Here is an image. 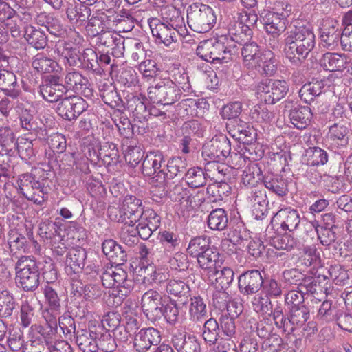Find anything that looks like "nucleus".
<instances>
[{"label":"nucleus","mask_w":352,"mask_h":352,"mask_svg":"<svg viewBox=\"0 0 352 352\" xmlns=\"http://www.w3.org/2000/svg\"><path fill=\"white\" fill-rule=\"evenodd\" d=\"M283 52L289 63L300 66L306 60L316 44L313 28L309 24L294 25L284 34Z\"/></svg>","instance_id":"nucleus-1"},{"label":"nucleus","mask_w":352,"mask_h":352,"mask_svg":"<svg viewBox=\"0 0 352 352\" xmlns=\"http://www.w3.org/2000/svg\"><path fill=\"white\" fill-rule=\"evenodd\" d=\"M162 15V19L157 17L149 18L148 23L156 41L169 46L177 41V36L179 29L182 28L184 19L179 10L174 7L165 8Z\"/></svg>","instance_id":"nucleus-2"},{"label":"nucleus","mask_w":352,"mask_h":352,"mask_svg":"<svg viewBox=\"0 0 352 352\" xmlns=\"http://www.w3.org/2000/svg\"><path fill=\"white\" fill-rule=\"evenodd\" d=\"M184 82H177L170 78H164L156 83L151 85L147 89V96L151 102L156 104H161L163 106L172 105L178 101L182 96V89L184 91H188L190 85L188 81V76L186 74H181Z\"/></svg>","instance_id":"nucleus-3"},{"label":"nucleus","mask_w":352,"mask_h":352,"mask_svg":"<svg viewBox=\"0 0 352 352\" xmlns=\"http://www.w3.org/2000/svg\"><path fill=\"white\" fill-rule=\"evenodd\" d=\"M241 54L243 63L248 67H258V71L267 76H273L277 71V60L270 50L261 52L259 45L255 41H244Z\"/></svg>","instance_id":"nucleus-4"},{"label":"nucleus","mask_w":352,"mask_h":352,"mask_svg":"<svg viewBox=\"0 0 352 352\" xmlns=\"http://www.w3.org/2000/svg\"><path fill=\"white\" fill-rule=\"evenodd\" d=\"M187 23L190 28L197 33L210 30L217 21L214 10L209 6L192 3L187 8Z\"/></svg>","instance_id":"nucleus-5"},{"label":"nucleus","mask_w":352,"mask_h":352,"mask_svg":"<svg viewBox=\"0 0 352 352\" xmlns=\"http://www.w3.org/2000/svg\"><path fill=\"white\" fill-rule=\"evenodd\" d=\"M16 283L24 291H35L40 284L37 262L30 256H21L15 264Z\"/></svg>","instance_id":"nucleus-6"},{"label":"nucleus","mask_w":352,"mask_h":352,"mask_svg":"<svg viewBox=\"0 0 352 352\" xmlns=\"http://www.w3.org/2000/svg\"><path fill=\"white\" fill-rule=\"evenodd\" d=\"M202 156L208 163H216L224 160L226 157H236L241 154L231 153V143L230 140L224 134L214 135L209 142L205 144L202 148Z\"/></svg>","instance_id":"nucleus-7"},{"label":"nucleus","mask_w":352,"mask_h":352,"mask_svg":"<svg viewBox=\"0 0 352 352\" xmlns=\"http://www.w3.org/2000/svg\"><path fill=\"white\" fill-rule=\"evenodd\" d=\"M142 173L145 177H151V184L165 186V157L159 150L148 153L142 162Z\"/></svg>","instance_id":"nucleus-8"},{"label":"nucleus","mask_w":352,"mask_h":352,"mask_svg":"<svg viewBox=\"0 0 352 352\" xmlns=\"http://www.w3.org/2000/svg\"><path fill=\"white\" fill-rule=\"evenodd\" d=\"M289 91L285 80L265 79L256 86L257 97L266 104H273L283 98Z\"/></svg>","instance_id":"nucleus-9"},{"label":"nucleus","mask_w":352,"mask_h":352,"mask_svg":"<svg viewBox=\"0 0 352 352\" xmlns=\"http://www.w3.org/2000/svg\"><path fill=\"white\" fill-rule=\"evenodd\" d=\"M19 182V190L27 199L41 205L47 198V188L43 182L36 180L32 173L21 175Z\"/></svg>","instance_id":"nucleus-10"},{"label":"nucleus","mask_w":352,"mask_h":352,"mask_svg":"<svg viewBox=\"0 0 352 352\" xmlns=\"http://www.w3.org/2000/svg\"><path fill=\"white\" fill-rule=\"evenodd\" d=\"M166 300L167 297L153 289L148 290L142 296L141 308L148 320L155 322L162 318V309Z\"/></svg>","instance_id":"nucleus-11"},{"label":"nucleus","mask_w":352,"mask_h":352,"mask_svg":"<svg viewBox=\"0 0 352 352\" xmlns=\"http://www.w3.org/2000/svg\"><path fill=\"white\" fill-rule=\"evenodd\" d=\"M225 38L204 40L199 43L196 54L201 59L212 63H226L223 56Z\"/></svg>","instance_id":"nucleus-12"},{"label":"nucleus","mask_w":352,"mask_h":352,"mask_svg":"<svg viewBox=\"0 0 352 352\" xmlns=\"http://www.w3.org/2000/svg\"><path fill=\"white\" fill-rule=\"evenodd\" d=\"M88 107V104L82 97L74 96L62 98L56 107L57 113L63 118L72 121L76 120Z\"/></svg>","instance_id":"nucleus-13"},{"label":"nucleus","mask_w":352,"mask_h":352,"mask_svg":"<svg viewBox=\"0 0 352 352\" xmlns=\"http://www.w3.org/2000/svg\"><path fill=\"white\" fill-rule=\"evenodd\" d=\"M320 45L330 50L342 45V32L338 21L333 19L324 20L320 28Z\"/></svg>","instance_id":"nucleus-14"},{"label":"nucleus","mask_w":352,"mask_h":352,"mask_svg":"<svg viewBox=\"0 0 352 352\" xmlns=\"http://www.w3.org/2000/svg\"><path fill=\"white\" fill-rule=\"evenodd\" d=\"M258 14L264 30L274 38L278 37L285 30L287 19L283 12L278 13L263 10Z\"/></svg>","instance_id":"nucleus-15"},{"label":"nucleus","mask_w":352,"mask_h":352,"mask_svg":"<svg viewBox=\"0 0 352 352\" xmlns=\"http://www.w3.org/2000/svg\"><path fill=\"white\" fill-rule=\"evenodd\" d=\"M144 208L141 199L127 195L119 210L120 216L118 221L124 223H137L141 218L140 214Z\"/></svg>","instance_id":"nucleus-16"},{"label":"nucleus","mask_w":352,"mask_h":352,"mask_svg":"<svg viewBox=\"0 0 352 352\" xmlns=\"http://www.w3.org/2000/svg\"><path fill=\"white\" fill-rule=\"evenodd\" d=\"M300 222V215L296 210L285 208L279 210L271 220L272 225L280 229L281 232H293Z\"/></svg>","instance_id":"nucleus-17"},{"label":"nucleus","mask_w":352,"mask_h":352,"mask_svg":"<svg viewBox=\"0 0 352 352\" xmlns=\"http://www.w3.org/2000/svg\"><path fill=\"white\" fill-rule=\"evenodd\" d=\"M263 284L262 275L257 270H248L238 277L239 289L243 295L256 294Z\"/></svg>","instance_id":"nucleus-18"},{"label":"nucleus","mask_w":352,"mask_h":352,"mask_svg":"<svg viewBox=\"0 0 352 352\" xmlns=\"http://www.w3.org/2000/svg\"><path fill=\"white\" fill-rule=\"evenodd\" d=\"M161 342V333L155 328L140 329L134 337L133 347L138 352H147L152 346H157Z\"/></svg>","instance_id":"nucleus-19"},{"label":"nucleus","mask_w":352,"mask_h":352,"mask_svg":"<svg viewBox=\"0 0 352 352\" xmlns=\"http://www.w3.org/2000/svg\"><path fill=\"white\" fill-rule=\"evenodd\" d=\"M330 80L324 77L313 78L311 81L304 84L299 90V96L305 103L311 104L316 96L324 91L329 87Z\"/></svg>","instance_id":"nucleus-20"},{"label":"nucleus","mask_w":352,"mask_h":352,"mask_svg":"<svg viewBox=\"0 0 352 352\" xmlns=\"http://www.w3.org/2000/svg\"><path fill=\"white\" fill-rule=\"evenodd\" d=\"M171 342L177 352H201L197 337L186 331H178L173 334Z\"/></svg>","instance_id":"nucleus-21"},{"label":"nucleus","mask_w":352,"mask_h":352,"mask_svg":"<svg viewBox=\"0 0 352 352\" xmlns=\"http://www.w3.org/2000/svg\"><path fill=\"white\" fill-rule=\"evenodd\" d=\"M146 98L142 94L138 96L133 94L126 97V108L133 114L135 120L143 122L149 118V106L145 104Z\"/></svg>","instance_id":"nucleus-22"},{"label":"nucleus","mask_w":352,"mask_h":352,"mask_svg":"<svg viewBox=\"0 0 352 352\" xmlns=\"http://www.w3.org/2000/svg\"><path fill=\"white\" fill-rule=\"evenodd\" d=\"M101 329L100 325L89 326L88 329L77 330L76 342L82 352H97V330Z\"/></svg>","instance_id":"nucleus-23"},{"label":"nucleus","mask_w":352,"mask_h":352,"mask_svg":"<svg viewBox=\"0 0 352 352\" xmlns=\"http://www.w3.org/2000/svg\"><path fill=\"white\" fill-rule=\"evenodd\" d=\"M110 29L118 32H129L135 27L137 20L133 13L125 9L109 14Z\"/></svg>","instance_id":"nucleus-24"},{"label":"nucleus","mask_w":352,"mask_h":352,"mask_svg":"<svg viewBox=\"0 0 352 352\" xmlns=\"http://www.w3.org/2000/svg\"><path fill=\"white\" fill-rule=\"evenodd\" d=\"M87 252L84 248L72 249L66 256L65 271L68 276H78L85 267Z\"/></svg>","instance_id":"nucleus-25"},{"label":"nucleus","mask_w":352,"mask_h":352,"mask_svg":"<svg viewBox=\"0 0 352 352\" xmlns=\"http://www.w3.org/2000/svg\"><path fill=\"white\" fill-rule=\"evenodd\" d=\"M102 250L109 260L116 265H121L127 261L126 250L113 239L104 240Z\"/></svg>","instance_id":"nucleus-26"},{"label":"nucleus","mask_w":352,"mask_h":352,"mask_svg":"<svg viewBox=\"0 0 352 352\" xmlns=\"http://www.w3.org/2000/svg\"><path fill=\"white\" fill-rule=\"evenodd\" d=\"M217 267L208 274L209 281L217 289H227L234 280V273L230 267Z\"/></svg>","instance_id":"nucleus-27"},{"label":"nucleus","mask_w":352,"mask_h":352,"mask_svg":"<svg viewBox=\"0 0 352 352\" xmlns=\"http://www.w3.org/2000/svg\"><path fill=\"white\" fill-rule=\"evenodd\" d=\"M99 92L102 101L110 107L116 108L124 106L123 100L117 92L113 83L109 81L100 82Z\"/></svg>","instance_id":"nucleus-28"},{"label":"nucleus","mask_w":352,"mask_h":352,"mask_svg":"<svg viewBox=\"0 0 352 352\" xmlns=\"http://www.w3.org/2000/svg\"><path fill=\"white\" fill-rule=\"evenodd\" d=\"M262 184L270 192L279 197H283L288 192L287 181L282 175L266 173Z\"/></svg>","instance_id":"nucleus-29"},{"label":"nucleus","mask_w":352,"mask_h":352,"mask_svg":"<svg viewBox=\"0 0 352 352\" xmlns=\"http://www.w3.org/2000/svg\"><path fill=\"white\" fill-rule=\"evenodd\" d=\"M312 113L308 106L298 105L293 107L289 112L292 124L298 129H305L311 123Z\"/></svg>","instance_id":"nucleus-30"},{"label":"nucleus","mask_w":352,"mask_h":352,"mask_svg":"<svg viewBox=\"0 0 352 352\" xmlns=\"http://www.w3.org/2000/svg\"><path fill=\"white\" fill-rule=\"evenodd\" d=\"M0 89L7 96L12 98H17L21 94L16 75L13 72L7 70H3L1 75H0Z\"/></svg>","instance_id":"nucleus-31"},{"label":"nucleus","mask_w":352,"mask_h":352,"mask_svg":"<svg viewBox=\"0 0 352 352\" xmlns=\"http://www.w3.org/2000/svg\"><path fill=\"white\" fill-rule=\"evenodd\" d=\"M187 164L181 157H173L168 162L165 160L164 179L165 186L168 180L177 177L184 178Z\"/></svg>","instance_id":"nucleus-32"},{"label":"nucleus","mask_w":352,"mask_h":352,"mask_svg":"<svg viewBox=\"0 0 352 352\" xmlns=\"http://www.w3.org/2000/svg\"><path fill=\"white\" fill-rule=\"evenodd\" d=\"M209 168L204 170L200 166H194L186 171L184 178L187 184L191 188H200L205 186L210 177Z\"/></svg>","instance_id":"nucleus-33"},{"label":"nucleus","mask_w":352,"mask_h":352,"mask_svg":"<svg viewBox=\"0 0 352 352\" xmlns=\"http://www.w3.org/2000/svg\"><path fill=\"white\" fill-rule=\"evenodd\" d=\"M24 38L28 43L37 50L44 49L48 43V38L43 30L32 25L25 28Z\"/></svg>","instance_id":"nucleus-34"},{"label":"nucleus","mask_w":352,"mask_h":352,"mask_svg":"<svg viewBox=\"0 0 352 352\" xmlns=\"http://www.w3.org/2000/svg\"><path fill=\"white\" fill-rule=\"evenodd\" d=\"M220 254L217 249L210 247L204 253L197 257L199 267L210 273L214 269L221 267V261L219 259Z\"/></svg>","instance_id":"nucleus-35"},{"label":"nucleus","mask_w":352,"mask_h":352,"mask_svg":"<svg viewBox=\"0 0 352 352\" xmlns=\"http://www.w3.org/2000/svg\"><path fill=\"white\" fill-rule=\"evenodd\" d=\"M80 60L79 65L82 68L98 76L104 74V69L98 65V55L94 50L91 48L85 49L81 54Z\"/></svg>","instance_id":"nucleus-36"},{"label":"nucleus","mask_w":352,"mask_h":352,"mask_svg":"<svg viewBox=\"0 0 352 352\" xmlns=\"http://www.w3.org/2000/svg\"><path fill=\"white\" fill-rule=\"evenodd\" d=\"M109 15L105 13L93 14L87 20L85 27L87 32L91 36H96L105 30L110 29Z\"/></svg>","instance_id":"nucleus-37"},{"label":"nucleus","mask_w":352,"mask_h":352,"mask_svg":"<svg viewBox=\"0 0 352 352\" xmlns=\"http://www.w3.org/2000/svg\"><path fill=\"white\" fill-rule=\"evenodd\" d=\"M164 288L168 295L178 298H188L190 296V286L184 279H169L165 283Z\"/></svg>","instance_id":"nucleus-38"},{"label":"nucleus","mask_w":352,"mask_h":352,"mask_svg":"<svg viewBox=\"0 0 352 352\" xmlns=\"http://www.w3.org/2000/svg\"><path fill=\"white\" fill-rule=\"evenodd\" d=\"M347 63L345 54L327 52L322 56L320 60L321 66L330 72L342 71L346 68Z\"/></svg>","instance_id":"nucleus-39"},{"label":"nucleus","mask_w":352,"mask_h":352,"mask_svg":"<svg viewBox=\"0 0 352 352\" xmlns=\"http://www.w3.org/2000/svg\"><path fill=\"white\" fill-rule=\"evenodd\" d=\"M348 133L349 129L346 126L334 124L329 127L327 140L331 142V145L339 148H344L349 143Z\"/></svg>","instance_id":"nucleus-40"},{"label":"nucleus","mask_w":352,"mask_h":352,"mask_svg":"<svg viewBox=\"0 0 352 352\" xmlns=\"http://www.w3.org/2000/svg\"><path fill=\"white\" fill-rule=\"evenodd\" d=\"M242 306L239 305L238 310L231 312V315L222 314L219 318L220 329L223 335L229 338H235L237 335V329L234 322V318L238 317L242 312Z\"/></svg>","instance_id":"nucleus-41"},{"label":"nucleus","mask_w":352,"mask_h":352,"mask_svg":"<svg viewBox=\"0 0 352 352\" xmlns=\"http://www.w3.org/2000/svg\"><path fill=\"white\" fill-rule=\"evenodd\" d=\"M264 175L260 166L256 163L250 164L243 172L241 182L247 187H256L258 183H263Z\"/></svg>","instance_id":"nucleus-42"},{"label":"nucleus","mask_w":352,"mask_h":352,"mask_svg":"<svg viewBox=\"0 0 352 352\" xmlns=\"http://www.w3.org/2000/svg\"><path fill=\"white\" fill-rule=\"evenodd\" d=\"M208 226L210 229L223 231L228 224L227 212L223 208H216L210 212L207 219Z\"/></svg>","instance_id":"nucleus-43"},{"label":"nucleus","mask_w":352,"mask_h":352,"mask_svg":"<svg viewBox=\"0 0 352 352\" xmlns=\"http://www.w3.org/2000/svg\"><path fill=\"white\" fill-rule=\"evenodd\" d=\"M340 310L338 307L333 305L331 300H324L318 311L317 318L322 323L336 322Z\"/></svg>","instance_id":"nucleus-44"},{"label":"nucleus","mask_w":352,"mask_h":352,"mask_svg":"<svg viewBox=\"0 0 352 352\" xmlns=\"http://www.w3.org/2000/svg\"><path fill=\"white\" fill-rule=\"evenodd\" d=\"M101 160L104 165L113 166L120 162V156L116 144L106 142L100 146Z\"/></svg>","instance_id":"nucleus-45"},{"label":"nucleus","mask_w":352,"mask_h":352,"mask_svg":"<svg viewBox=\"0 0 352 352\" xmlns=\"http://www.w3.org/2000/svg\"><path fill=\"white\" fill-rule=\"evenodd\" d=\"M188 314L190 319L193 322L201 321L207 316L206 303L202 297H190Z\"/></svg>","instance_id":"nucleus-46"},{"label":"nucleus","mask_w":352,"mask_h":352,"mask_svg":"<svg viewBox=\"0 0 352 352\" xmlns=\"http://www.w3.org/2000/svg\"><path fill=\"white\" fill-rule=\"evenodd\" d=\"M212 303L215 308L219 310H227V313L231 315L233 309L238 310L239 306L235 302H230L229 294L226 292V290L217 289L213 294Z\"/></svg>","instance_id":"nucleus-47"},{"label":"nucleus","mask_w":352,"mask_h":352,"mask_svg":"<svg viewBox=\"0 0 352 352\" xmlns=\"http://www.w3.org/2000/svg\"><path fill=\"white\" fill-rule=\"evenodd\" d=\"M32 66L38 72L45 74L55 71L58 63L43 53H38L33 58Z\"/></svg>","instance_id":"nucleus-48"},{"label":"nucleus","mask_w":352,"mask_h":352,"mask_svg":"<svg viewBox=\"0 0 352 352\" xmlns=\"http://www.w3.org/2000/svg\"><path fill=\"white\" fill-rule=\"evenodd\" d=\"M97 351L100 349L104 352H113L116 349L117 344L115 338L111 335L109 330H97Z\"/></svg>","instance_id":"nucleus-49"},{"label":"nucleus","mask_w":352,"mask_h":352,"mask_svg":"<svg viewBox=\"0 0 352 352\" xmlns=\"http://www.w3.org/2000/svg\"><path fill=\"white\" fill-rule=\"evenodd\" d=\"M265 236L266 240H269L271 245L277 250H291L296 244L295 239L287 234H276L273 236H268V234L266 233Z\"/></svg>","instance_id":"nucleus-50"},{"label":"nucleus","mask_w":352,"mask_h":352,"mask_svg":"<svg viewBox=\"0 0 352 352\" xmlns=\"http://www.w3.org/2000/svg\"><path fill=\"white\" fill-rule=\"evenodd\" d=\"M220 324L214 318L207 320L203 327L202 336L206 342L214 344L220 337Z\"/></svg>","instance_id":"nucleus-51"},{"label":"nucleus","mask_w":352,"mask_h":352,"mask_svg":"<svg viewBox=\"0 0 352 352\" xmlns=\"http://www.w3.org/2000/svg\"><path fill=\"white\" fill-rule=\"evenodd\" d=\"M210 247V239L209 237L206 236H196L190 241L187 248V252L191 256L197 258Z\"/></svg>","instance_id":"nucleus-52"},{"label":"nucleus","mask_w":352,"mask_h":352,"mask_svg":"<svg viewBox=\"0 0 352 352\" xmlns=\"http://www.w3.org/2000/svg\"><path fill=\"white\" fill-rule=\"evenodd\" d=\"M290 322L294 325V329L302 327L308 320L310 316V310L308 307H289Z\"/></svg>","instance_id":"nucleus-53"},{"label":"nucleus","mask_w":352,"mask_h":352,"mask_svg":"<svg viewBox=\"0 0 352 352\" xmlns=\"http://www.w3.org/2000/svg\"><path fill=\"white\" fill-rule=\"evenodd\" d=\"M39 274H41L43 279L47 283H53L58 278V270L56 264L50 258H47L43 262H38Z\"/></svg>","instance_id":"nucleus-54"},{"label":"nucleus","mask_w":352,"mask_h":352,"mask_svg":"<svg viewBox=\"0 0 352 352\" xmlns=\"http://www.w3.org/2000/svg\"><path fill=\"white\" fill-rule=\"evenodd\" d=\"M16 307V300L8 290L0 292V317L8 318L12 316Z\"/></svg>","instance_id":"nucleus-55"},{"label":"nucleus","mask_w":352,"mask_h":352,"mask_svg":"<svg viewBox=\"0 0 352 352\" xmlns=\"http://www.w3.org/2000/svg\"><path fill=\"white\" fill-rule=\"evenodd\" d=\"M179 308L176 301L167 297V300H166L164 303L161 313L166 322L170 325L175 324L179 319Z\"/></svg>","instance_id":"nucleus-56"},{"label":"nucleus","mask_w":352,"mask_h":352,"mask_svg":"<svg viewBox=\"0 0 352 352\" xmlns=\"http://www.w3.org/2000/svg\"><path fill=\"white\" fill-rule=\"evenodd\" d=\"M117 265L112 267L113 280L115 281L116 289H123L124 290H132L133 288V282L128 278L127 272L122 268Z\"/></svg>","instance_id":"nucleus-57"},{"label":"nucleus","mask_w":352,"mask_h":352,"mask_svg":"<svg viewBox=\"0 0 352 352\" xmlns=\"http://www.w3.org/2000/svg\"><path fill=\"white\" fill-rule=\"evenodd\" d=\"M8 244L11 252L16 253L17 251L25 252L31 243L22 233L12 231L9 234Z\"/></svg>","instance_id":"nucleus-58"},{"label":"nucleus","mask_w":352,"mask_h":352,"mask_svg":"<svg viewBox=\"0 0 352 352\" xmlns=\"http://www.w3.org/2000/svg\"><path fill=\"white\" fill-rule=\"evenodd\" d=\"M66 87L58 88L56 87H49L47 85H40L39 92L43 98L50 102H59L61 97L66 94Z\"/></svg>","instance_id":"nucleus-59"},{"label":"nucleus","mask_w":352,"mask_h":352,"mask_svg":"<svg viewBox=\"0 0 352 352\" xmlns=\"http://www.w3.org/2000/svg\"><path fill=\"white\" fill-rule=\"evenodd\" d=\"M17 149L19 157L25 161L31 160L35 156L33 141L27 138H19L15 146Z\"/></svg>","instance_id":"nucleus-60"},{"label":"nucleus","mask_w":352,"mask_h":352,"mask_svg":"<svg viewBox=\"0 0 352 352\" xmlns=\"http://www.w3.org/2000/svg\"><path fill=\"white\" fill-rule=\"evenodd\" d=\"M87 78L80 72L72 70L67 73L65 77V87L76 91L79 87L87 84Z\"/></svg>","instance_id":"nucleus-61"},{"label":"nucleus","mask_w":352,"mask_h":352,"mask_svg":"<svg viewBox=\"0 0 352 352\" xmlns=\"http://www.w3.org/2000/svg\"><path fill=\"white\" fill-rule=\"evenodd\" d=\"M287 345V344L284 342L283 339L279 335L273 333L265 339L262 349L265 352H281Z\"/></svg>","instance_id":"nucleus-62"},{"label":"nucleus","mask_w":352,"mask_h":352,"mask_svg":"<svg viewBox=\"0 0 352 352\" xmlns=\"http://www.w3.org/2000/svg\"><path fill=\"white\" fill-rule=\"evenodd\" d=\"M250 116L257 122H270L274 118V113L265 106L257 104L250 109Z\"/></svg>","instance_id":"nucleus-63"},{"label":"nucleus","mask_w":352,"mask_h":352,"mask_svg":"<svg viewBox=\"0 0 352 352\" xmlns=\"http://www.w3.org/2000/svg\"><path fill=\"white\" fill-rule=\"evenodd\" d=\"M309 163L313 166L324 165L328 162L329 154L320 147H309L306 150Z\"/></svg>","instance_id":"nucleus-64"}]
</instances>
